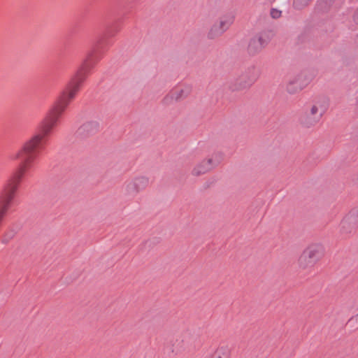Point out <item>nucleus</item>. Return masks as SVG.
<instances>
[{
    "mask_svg": "<svg viewBox=\"0 0 358 358\" xmlns=\"http://www.w3.org/2000/svg\"><path fill=\"white\" fill-rule=\"evenodd\" d=\"M83 80V78L80 73L71 79L57 103L42 121V131L43 134H48L56 126L59 117L65 108L76 96Z\"/></svg>",
    "mask_w": 358,
    "mask_h": 358,
    "instance_id": "f257e3e1",
    "label": "nucleus"
},
{
    "mask_svg": "<svg viewBox=\"0 0 358 358\" xmlns=\"http://www.w3.org/2000/svg\"><path fill=\"white\" fill-rule=\"evenodd\" d=\"M83 80V78L80 73L71 79L57 103L42 121V131L43 134H48L56 126L59 117L65 108L76 96Z\"/></svg>",
    "mask_w": 358,
    "mask_h": 358,
    "instance_id": "f03ea898",
    "label": "nucleus"
},
{
    "mask_svg": "<svg viewBox=\"0 0 358 358\" xmlns=\"http://www.w3.org/2000/svg\"><path fill=\"white\" fill-rule=\"evenodd\" d=\"M40 134L32 136L29 141L25 142L21 149H20L13 156L14 159H22V162L15 170V176L17 178H22L27 171L31 167L36 156V150L40 147L43 138L48 136L50 131L45 134L42 131V122L40 124Z\"/></svg>",
    "mask_w": 358,
    "mask_h": 358,
    "instance_id": "7ed1b4c3",
    "label": "nucleus"
},
{
    "mask_svg": "<svg viewBox=\"0 0 358 358\" xmlns=\"http://www.w3.org/2000/svg\"><path fill=\"white\" fill-rule=\"evenodd\" d=\"M324 255V248L319 243H313L307 245L298 259V265L301 269L309 270L322 259Z\"/></svg>",
    "mask_w": 358,
    "mask_h": 358,
    "instance_id": "20e7f679",
    "label": "nucleus"
},
{
    "mask_svg": "<svg viewBox=\"0 0 358 358\" xmlns=\"http://www.w3.org/2000/svg\"><path fill=\"white\" fill-rule=\"evenodd\" d=\"M21 180L16 177L15 171L0 193V223L12 206Z\"/></svg>",
    "mask_w": 358,
    "mask_h": 358,
    "instance_id": "39448f33",
    "label": "nucleus"
},
{
    "mask_svg": "<svg viewBox=\"0 0 358 358\" xmlns=\"http://www.w3.org/2000/svg\"><path fill=\"white\" fill-rule=\"evenodd\" d=\"M220 164L216 155L208 156L197 162L192 168L190 174L193 177H200L211 171Z\"/></svg>",
    "mask_w": 358,
    "mask_h": 358,
    "instance_id": "423d86ee",
    "label": "nucleus"
},
{
    "mask_svg": "<svg viewBox=\"0 0 358 358\" xmlns=\"http://www.w3.org/2000/svg\"><path fill=\"white\" fill-rule=\"evenodd\" d=\"M234 18V16L231 14H225L221 16L218 21L210 27L208 31V38L215 39L220 37L233 24Z\"/></svg>",
    "mask_w": 358,
    "mask_h": 358,
    "instance_id": "0eeeda50",
    "label": "nucleus"
},
{
    "mask_svg": "<svg viewBox=\"0 0 358 358\" xmlns=\"http://www.w3.org/2000/svg\"><path fill=\"white\" fill-rule=\"evenodd\" d=\"M149 184V178L145 176H138L127 180L123 185L125 195L135 196L146 189Z\"/></svg>",
    "mask_w": 358,
    "mask_h": 358,
    "instance_id": "6e6552de",
    "label": "nucleus"
},
{
    "mask_svg": "<svg viewBox=\"0 0 358 358\" xmlns=\"http://www.w3.org/2000/svg\"><path fill=\"white\" fill-rule=\"evenodd\" d=\"M309 76L306 73H300L290 78L286 84V91L294 94L304 90L310 83Z\"/></svg>",
    "mask_w": 358,
    "mask_h": 358,
    "instance_id": "1a4fd4ad",
    "label": "nucleus"
},
{
    "mask_svg": "<svg viewBox=\"0 0 358 358\" xmlns=\"http://www.w3.org/2000/svg\"><path fill=\"white\" fill-rule=\"evenodd\" d=\"M192 92V87L189 85H181L175 87L164 98V104H170L173 101H179L187 98Z\"/></svg>",
    "mask_w": 358,
    "mask_h": 358,
    "instance_id": "9d476101",
    "label": "nucleus"
},
{
    "mask_svg": "<svg viewBox=\"0 0 358 358\" xmlns=\"http://www.w3.org/2000/svg\"><path fill=\"white\" fill-rule=\"evenodd\" d=\"M329 107V99L327 96H318L314 99L308 110L314 116L319 119H322Z\"/></svg>",
    "mask_w": 358,
    "mask_h": 358,
    "instance_id": "9b49d317",
    "label": "nucleus"
},
{
    "mask_svg": "<svg viewBox=\"0 0 358 358\" xmlns=\"http://www.w3.org/2000/svg\"><path fill=\"white\" fill-rule=\"evenodd\" d=\"M267 45V40L264 34H259L252 37L248 43V50L255 55L259 52Z\"/></svg>",
    "mask_w": 358,
    "mask_h": 358,
    "instance_id": "f8f14e48",
    "label": "nucleus"
},
{
    "mask_svg": "<svg viewBox=\"0 0 358 358\" xmlns=\"http://www.w3.org/2000/svg\"><path fill=\"white\" fill-rule=\"evenodd\" d=\"M99 123L95 121H90L82 124L78 129V135L87 137L95 134L99 130Z\"/></svg>",
    "mask_w": 358,
    "mask_h": 358,
    "instance_id": "ddd939ff",
    "label": "nucleus"
},
{
    "mask_svg": "<svg viewBox=\"0 0 358 358\" xmlns=\"http://www.w3.org/2000/svg\"><path fill=\"white\" fill-rule=\"evenodd\" d=\"M253 83V80L247 75H241L237 78L233 85L234 90H243L250 87Z\"/></svg>",
    "mask_w": 358,
    "mask_h": 358,
    "instance_id": "4468645a",
    "label": "nucleus"
},
{
    "mask_svg": "<svg viewBox=\"0 0 358 358\" xmlns=\"http://www.w3.org/2000/svg\"><path fill=\"white\" fill-rule=\"evenodd\" d=\"M320 121V119L314 116L308 110L301 117V124L306 128L315 127Z\"/></svg>",
    "mask_w": 358,
    "mask_h": 358,
    "instance_id": "2eb2a0df",
    "label": "nucleus"
},
{
    "mask_svg": "<svg viewBox=\"0 0 358 358\" xmlns=\"http://www.w3.org/2000/svg\"><path fill=\"white\" fill-rule=\"evenodd\" d=\"M231 350L227 345H219L210 355L209 358H230Z\"/></svg>",
    "mask_w": 358,
    "mask_h": 358,
    "instance_id": "dca6fc26",
    "label": "nucleus"
},
{
    "mask_svg": "<svg viewBox=\"0 0 358 358\" xmlns=\"http://www.w3.org/2000/svg\"><path fill=\"white\" fill-rule=\"evenodd\" d=\"M356 224H357L352 221L346 214L340 222V231L343 234L350 233Z\"/></svg>",
    "mask_w": 358,
    "mask_h": 358,
    "instance_id": "f3484780",
    "label": "nucleus"
},
{
    "mask_svg": "<svg viewBox=\"0 0 358 358\" xmlns=\"http://www.w3.org/2000/svg\"><path fill=\"white\" fill-rule=\"evenodd\" d=\"M347 215L356 224L358 223V206L352 208L348 213Z\"/></svg>",
    "mask_w": 358,
    "mask_h": 358,
    "instance_id": "a211bd4d",
    "label": "nucleus"
},
{
    "mask_svg": "<svg viewBox=\"0 0 358 358\" xmlns=\"http://www.w3.org/2000/svg\"><path fill=\"white\" fill-rule=\"evenodd\" d=\"M270 16L273 19H279L282 16V10L273 8L270 10Z\"/></svg>",
    "mask_w": 358,
    "mask_h": 358,
    "instance_id": "6ab92c4d",
    "label": "nucleus"
},
{
    "mask_svg": "<svg viewBox=\"0 0 358 358\" xmlns=\"http://www.w3.org/2000/svg\"><path fill=\"white\" fill-rule=\"evenodd\" d=\"M310 1V0H294V4L296 8H301L307 5Z\"/></svg>",
    "mask_w": 358,
    "mask_h": 358,
    "instance_id": "aec40b11",
    "label": "nucleus"
},
{
    "mask_svg": "<svg viewBox=\"0 0 358 358\" xmlns=\"http://www.w3.org/2000/svg\"><path fill=\"white\" fill-rule=\"evenodd\" d=\"M348 323L350 326H358V313L350 318Z\"/></svg>",
    "mask_w": 358,
    "mask_h": 358,
    "instance_id": "412c9836",
    "label": "nucleus"
},
{
    "mask_svg": "<svg viewBox=\"0 0 358 358\" xmlns=\"http://www.w3.org/2000/svg\"><path fill=\"white\" fill-rule=\"evenodd\" d=\"M354 20L358 23V9L356 10L354 15Z\"/></svg>",
    "mask_w": 358,
    "mask_h": 358,
    "instance_id": "4be33fe9",
    "label": "nucleus"
}]
</instances>
